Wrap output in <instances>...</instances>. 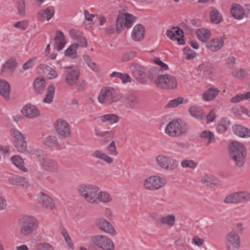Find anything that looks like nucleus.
<instances>
[{
    "label": "nucleus",
    "mask_w": 250,
    "mask_h": 250,
    "mask_svg": "<svg viewBox=\"0 0 250 250\" xmlns=\"http://www.w3.org/2000/svg\"><path fill=\"white\" fill-rule=\"evenodd\" d=\"M229 153L236 166L239 167L244 166L246 161L247 149L243 144L237 141L232 142L229 145Z\"/></svg>",
    "instance_id": "f257e3e1"
},
{
    "label": "nucleus",
    "mask_w": 250,
    "mask_h": 250,
    "mask_svg": "<svg viewBox=\"0 0 250 250\" xmlns=\"http://www.w3.org/2000/svg\"><path fill=\"white\" fill-rule=\"evenodd\" d=\"M188 130L186 123L180 119L172 121L168 123L166 129V133L171 137H178L186 134Z\"/></svg>",
    "instance_id": "f03ea898"
},
{
    "label": "nucleus",
    "mask_w": 250,
    "mask_h": 250,
    "mask_svg": "<svg viewBox=\"0 0 250 250\" xmlns=\"http://www.w3.org/2000/svg\"><path fill=\"white\" fill-rule=\"evenodd\" d=\"M79 194L91 204L97 203V196L100 188L94 185L83 184L78 187Z\"/></svg>",
    "instance_id": "7ed1b4c3"
},
{
    "label": "nucleus",
    "mask_w": 250,
    "mask_h": 250,
    "mask_svg": "<svg viewBox=\"0 0 250 250\" xmlns=\"http://www.w3.org/2000/svg\"><path fill=\"white\" fill-rule=\"evenodd\" d=\"M21 232L24 236L32 234L36 230L39 226L37 220L33 216H25L21 219Z\"/></svg>",
    "instance_id": "20e7f679"
},
{
    "label": "nucleus",
    "mask_w": 250,
    "mask_h": 250,
    "mask_svg": "<svg viewBox=\"0 0 250 250\" xmlns=\"http://www.w3.org/2000/svg\"><path fill=\"white\" fill-rule=\"evenodd\" d=\"M155 83L158 87L163 89H172L177 85L176 78L168 74L159 75Z\"/></svg>",
    "instance_id": "39448f33"
},
{
    "label": "nucleus",
    "mask_w": 250,
    "mask_h": 250,
    "mask_svg": "<svg viewBox=\"0 0 250 250\" xmlns=\"http://www.w3.org/2000/svg\"><path fill=\"white\" fill-rule=\"evenodd\" d=\"M92 243L103 250H114L115 247L112 240L107 237L97 235L92 237Z\"/></svg>",
    "instance_id": "423d86ee"
},
{
    "label": "nucleus",
    "mask_w": 250,
    "mask_h": 250,
    "mask_svg": "<svg viewBox=\"0 0 250 250\" xmlns=\"http://www.w3.org/2000/svg\"><path fill=\"white\" fill-rule=\"evenodd\" d=\"M226 247L229 250H237L240 247V238L235 231H230L226 236Z\"/></svg>",
    "instance_id": "0eeeda50"
},
{
    "label": "nucleus",
    "mask_w": 250,
    "mask_h": 250,
    "mask_svg": "<svg viewBox=\"0 0 250 250\" xmlns=\"http://www.w3.org/2000/svg\"><path fill=\"white\" fill-rule=\"evenodd\" d=\"M166 184L165 179L157 176H152L145 181L144 186L146 189L156 190L164 187Z\"/></svg>",
    "instance_id": "6e6552de"
},
{
    "label": "nucleus",
    "mask_w": 250,
    "mask_h": 250,
    "mask_svg": "<svg viewBox=\"0 0 250 250\" xmlns=\"http://www.w3.org/2000/svg\"><path fill=\"white\" fill-rule=\"evenodd\" d=\"M65 69H66L65 72L66 83L70 86L74 85L80 76L79 69L71 66H67Z\"/></svg>",
    "instance_id": "1a4fd4ad"
},
{
    "label": "nucleus",
    "mask_w": 250,
    "mask_h": 250,
    "mask_svg": "<svg viewBox=\"0 0 250 250\" xmlns=\"http://www.w3.org/2000/svg\"><path fill=\"white\" fill-rule=\"evenodd\" d=\"M56 132L63 137H69L71 135V129L68 123L62 119L57 120L55 123Z\"/></svg>",
    "instance_id": "9d476101"
},
{
    "label": "nucleus",
    "mask_w": 250,
    "mask_h": 250,
    "mask_svg": "<svg viewBox=\"0 0 250 250\" xmlns=\"http://www.w3.org/2000/svg\"><path fill=\"white\" fill-rule=\"evenodd\" d=\"M38 198L39 203L42 207L50 210L55 208V205L53 200L48 195L41 192L38 194Z\"/></svg>",
    "instance_id": "9b49d317"
},
{
    "label": "nucleus",
    "mask_w": 250,
    "mask_h": 250,
    "mask_svg": "<svg viewBox=\"0 0 250 250\" xmlns=\"http://www.w3.org/2000/svg\"><path fill=\"white\" fill-rule=\"evenodd\" d=\"M122 102L126 108H133L139 103L137 96L133 93H128L123 96Z\"/></svg>",
    "instance_id": "f8f14e48"
},
{
    "label": "nucleus",
    "mask_w": 250,
    "mask_h": 250,
    "mask_svg": "<svg viewBox=\"0 0 250 250\" xmlns=\"http://www.w3.org/2000/svg\"><path fill=\"white\" fill-rule=\"evenodd\" d=\"M97 224L98 228L103 231L112 235L116 234V231L112 225L105 219H99Z\"/></svg>",
    "instance_id": "ddd939ff"
},
{
    "label": "nucleus",
    "mask_w": 250,
    "mask_h": 250,
    "mask_svg": "<svg viewBox=\"0 0 250 250\" xmlns=\"http://www.w3.org/2000/svg\"><path fill=\"white\" fill-rule=\"evenodd\" d=\"M21 112L24 116L28 118H33L40 115L38 109L31 104H27L22 108Z\"/></svg>",
    "instance_id": "4468645a"
},
{
    "label": "nucleus",
    "mask_w": 250,
    "mask_h": 250,
    "mask_svg": "<svg viewBox=\"0 0 250 250\" xmlns=\"http://www.w3.org/2000/svg\"><path fill=\"white\" fill-rule=\"evenodd\" d=\"M9 183L14 186H22L23 188H27L29 186L28 181L23 177L17 175H13L8 178Z\"/></svg>",
    "instance_id": "2eb2a0df"
},
{
    "label": "nucleus",
    "mask_w": 250,
    "mask_h": 250,
    "mask_svg": "<svg viewBox=\"0 0 250 250\" xmlns=\"http://www.w3.org/2000/svg\"><path fill=\"white\" fill-rule=\"evenodd\" d=\"M145 33V27L141 23L138 24L133 28L132 38L135 41H140L144 39Z\"/></svg>",
    "instance_id": "dca6fc26"
},
{
    "label": "nucleus",
    "mask_w": 250,
    "mask_h": 250,
    "mask_svg": "<svg viewBox=\"0 0 250 250\" xmlns=\"http://www.w3.org/2000/svg\"><path fill=\"white\" fill-rule=\"evenodd\" d=\"M224 45V41L222 37L212 39L207 43L206 47L212 51H217L220 50Z\"/></svg>",
    "instance_id": "f3484780"
},
{
    "label": "nucleus",
    "mask_w": 250,
    "mask_h": 250,
    "mask_svg": "<svg viewBox=\"0 0 250 250\" xmlns=\"http://www.w3.org/2000/svg\"><path fill=\"white\" fill-rule=\"evenodd\" d=\"M56 49L60 51L63 49L66 44V41L63 33L61 30L56 32V35L54 39Z\"/></svg>",
    "instance_id": "a211bd4d"
},
{
    "label": "nucleus",
    "mask_w": 250,
    "mask_h": 250,
    "mask_svg": "<svg viewBox=\"0 0 250 250\" xmlns=\"http://www.w3.org/2000/svg\"><path fill=\"white\" fill-rule=\"evenodd\" d=\"M232 129L234 133L240 137H250V129L243 127L239 125H236L233 126Z\"/></svg>",
    "instance_id": "6ab92c4d"
},
{
    "label": "nucleus",
    "mask_w": 250,
    "mask_h": 250,
    "mask_svg": "<svg viewBox=\"0 0 250 250\" xmlns=\"http://www.w3.org/2000/svg\"><path fill=\"white\" fill-rule=\"evenodd\" d=\"M10 92V85L5 80L0 79V95H1L5 100L9 99V94Z\"/></svg>",
    "instance_id": "aec40b11"
},
{
    "label": "nucleus",
    "mask_w": 250,
    "mask_h": 250,
    "mask_svg": "<svg viewBox=\"0 0 250 250\" xmlns=\"http://www.w3.org/2000/svg\"><path fill=\"white\" fill-rule=\"evenodd\" d=\"M230 12L233 17L237 20L243 18L245 14L244 9L239 4H233Z\"/></svg>",
    "instance_id": "412c9836"
},
{
    "label": "nucleus",
    "mask_w": 250,
    "mask_h": 250,
    "mask_svg": "<svg viewBox=\"0 0 250 250\" xmlns=\"http://www.w3.org/2000/svg\"><path fill=\"white\" fill-rule=\"evenodd\" d=\"M202 183L207 187L213 188L219 186V180L213 175H205L202 179Z\"/></svg>",
    "instance_id": "4be33fe9"
},
{
    "label": "nucleus",
    "mask_w": 250,
    "mask_h": 250,
    "mask_svg": "<svg viewBox=\"0 0 250 250\" xmlns=\"http://www.w3.org/2000/svg\"><path fill=\"white\" fill-rule=\"evenodd\" d=\"M18 65L17 60L15 57H12L7 60L2 66L1 73L5 72V70H9L11 72L15 70Z\"/></svg>",
    "instance_id": "5701e85b"
},
{
    "label": "nucleus",
    "mask_w": 250,
    "mask_h": 250,
    "mask_svg": "<svg viewBox=\"0 0 250 250\" xmlns=\"http://www.w3.org/2000/svg\"><path fill=\"white\" fill-rule=\"evenodd\" d=\"M42 167L46 170L53 172H57L58 171L57 164L53 160L46 159L44 161L42 162Z\"/></svg>",
    "instance_id": "b1692460"
},
{
    "label": "nucleus",
    "mask_w": 250,
    "mask_h": 250,
    "mask_svg": "<svg viewBox=\"0 0 250 250\" xmlns=\"http://www.w3.org/2000/svg\"><path fill=\"white\" fill-rule=\"evenodd\" d=\"M45 87V81L43 78L39 77L35 80L34 87L37 93L40 94L43 93Z\"/></svg>",
    "instance_id": "393cba45"
},
{
    "label": "nucleus",
    "mask_w": 250,
    "mask_h": 250,
    "mask_svg": "<svg viewBox=\"0 0 250 250\" xmlns=\"http://www.w3.org/2000/svg\"><path fill=\"white\" fill-rule=\"evenodd\" d=\"M133 72L136 77L143 80L146 76V71L143 67L138 63H132L131 65Z\"/></svg>",
    "instance_id": "a878e982"
},
{
    "label": "nucleus",
    "mask_w": 250,
    "mask_h": 250,
    "mask_svg": "<svg viewBox=\"0 0 250 250\" xmlns=\"http://www.w3.org/2000/svg\"><path fill=\"white\" fill-rule=\"evenodd\" d=\"M198 70L202 71L205 75H209L214 71L213 65L209 62H204L198 66Z\"/></svg>",
    "instance_id": "bb28decb"
},
{
    "label": "nucleus",
    "mask_w": 250,
    "mask_h": 250,
    "mask_svg": "<svg viewBox=\"0 0 250 250\" xmlns=\"http://www.w3.org/2000/svg\"><path fill=\"white\" fill-rule=\"evenodd\" d=\"M166 35L171 40H174V38H176V35L184 37V33L183 30L179 27H173L171 29L167 30Z\"/></svg>",
    "instance_id": "cd10ccee"
},
{
    "label": "nucleus",
    "mask_w": 250,
    "mask_h": 250,
    "mask_svg": "<svg viewBox=\"0 0 250 250\" xmlns=\"http://www.w3.org/2000/svg\"><path fill=\"white\" fill-rule=\"evenodd\" d=\"M12 163L22 171L26 172L27 169L24 166V162L21 157L19 155H14L11 158Z\"/></svg>",
    "instance_id": "c85d7f7f"
},
{
    "label": "nucleus",
    "mask_w": 250,
    "mask_h": 250,
    "mask_svg": "<svg viewBox=\"0 0 250 250\" xmlns=\"http://www.w3.org/2000/svg\"><path fill=\"white\" fill-rule=\"evenodd\" d=\"M218 89L210 88L203 94V98L206 101H209L213 100L219 93Z\"/></svg>",
    "instance_id": "c756f323"
},
{
    "label": "nucleus",
    "mask_w": 250,
    "mask_h": 250,
    "mask_svg": "<svg viewBox=\"0 0 250 250\" xmlns=\"http://www.w3.org/2000/svg\"><path fill=\"white\" fill-rule=\"evenodd\" d=\"M79 46V45L78 43H74L72 44L66 50H65V56L69 57L72 59L76 58L77 57V50Z\"/></svg>",
    "instance_id": "7c9ffc66"
},
{
    "label": "nucleus",
    "mask_w": 250,
    "mask_h": 250,
    "mask_svg": "<svg viewBox=\"0 0 250 250\" xmlns=\"http://www.w3.org/2000/svg\"><path fill=\"white\" fill-rule=\"evenodd\" d=\"M101 120L103 122H108L110 124L117 123L119 122L120 118L119 116L115 114H105L100 117Z\"/></svg>",
    "instance_id": "2f4dec72"
},
{
    "label": "nucleus",
    "mask_w": 250,
    "mask_h": 250,
    "mask_svg": "<svg viewBox=\"0 0 250 250\" xmlns=\"http://www.w3.org/2000/svg\"><path fill=\"white\" fill-rule=\"evenodd\" d=\"M196 35L197 38L203 42H207L211 36V33L209 30L201 28L197 31Z\"/></svg>",
    "instance_id": "473e14b6"
},
{
    "label": "nucleus",
    "mask_w": 250,
    "mask_h": 250,
    "mask_svg": "<svg viewBox=\"0 0 250 250\" xmlns=\"http://www.w3.org/2000/svg\"><path fill=\"white\" fill-rule=\"evenodd\" d=\"M54 8L53 6H49L44 10H40L38 13V15L49 21L54 16Z\"/></svg>",
    "instance_id": "72a5a7b5"
},
{
    "label": "nucleus",
    "mask_w": 250,
    "mask_h": 250,
    "mask_svg": "<svg viewBox=\"0 0 250 250\" xmlns=\"http://www.w3.org/2000/svg\"><path fill=\"white\" fill-rule=\"evenodd\" d=\"M109 101L110 103L117 102L123 97V95L120 93L119 91L109 87Z\"/></svg>",
    "instance_id": "f704fd0d"
},
{
    "label": "nucleus",
    "mask_w": 250,
    "mask_h": 250,
    "mask_svg": "<svg viewBox=\"0 0 250 250\" xmlns=\"http://www.w3.org/2000/svg\"><path fill=\"white\" fill-rule=\"evenodd\" d=\"M229 125V120L226 118H223L218 122L216 129L220 133H222L228 130Z\"/></svg>",
    "instance_id": "c9c22d12"
},
{
    "label": "nucleus",
    "mask_w": 250,
    "mask_h": 250,
    "mask_svg": "<svg viewBox=\"0 0 250 250\" xmlns=\"http://www.w3.org/2000/svg\"><path fill=\"white\" fill-rule=\"evenodd\" d=\"M125 24V20L123 16V13L119 12L117 16L116 22V30L118 34H120L124 30Z\"/></svg>",
    "instance_id": "e433bc0d"
},
{
    "label": "nucleus",
    "mask_w": 250,
    "mask_h": 250,
    "mask_svg": "<svg viewBox=\"0 0 250 250\" xmlns=\"http://www.w3.org/2000/svg\"><path fill=\"white\" fill-rule=\"evenodd\" d=\"M123 16L125 20L124 26L127 29L132 26L134 22L136 21L137 19V17L128 13H123Z\"/></svg>",
    "instance_id": "4c0bfd02"
},
{
    "label": "nucleus",
    "mask_w": 250,
    "mask_h": 250,
    "mask_svg": "<svg viewBox=\"0 0 250 250\" xmlns=\"http://www.w3.org/2000/svg\"><path fill=\"white\" fill-rule=\"evenodd\" d=\"M211 21L214 24H218L223 20V17L219 11L214 8L209 14Z\"/></svg>",
    "instance_id": "58836bf2"
},
{
    "label": "nucleus",
    "mask_w": 250,
    "mask_h": 250,
    "mask_svg": "<svg viewBox=\"0 0 250 250\" xmlns=\"http://www.w3.org/2000/svg\"><path fill=\"white\" fill-rule=\"evenodd\" d=\"M189 112L190 115L196 118L202 119L203 118V111L201 107L192 106L189 108Z\"/></svg>",
    "instance_id": "ea45409f"
},
{
    "label": "nucleus",
    "mask_w": 250,
    "mask_h": 250,
    "mask_svg": "<svg viewBox=\"0 0 250 250\" xmlns=\"http://www.w3.org/2000/svg\"><path fill=\"white\" fill-rule=\"evenodd\" d=\"M224 202L226 204H239L237 192H233L228 195L225 198Z\"/></svg>",
    "instance_id": "a19ab883"
},
{
    "label": "nucleus",
    "mask_w": 250,
    "mask_h": 250,
    "mask_svg": "<svg viewBox=\"0 0 250 250\" xmlns=\"http://www.w3.org/2000/svg\"><path fill=\"white\" fill-rule=\"evenodd\" d=\"M200 136L203 139L208 140V144L214 142L215 140L214 134L209 130L203 131L200 133Z\"/></svg>",
    "instance_id": "79ce46f5"
},
{
    "label": "nucleus",
    "mask_w": 250,
    "mask_h": 250,
    "mask_svg": "<svg viewBox=\"0 0 250 250\" xmlns=\"http://www.w3.org/2000/svg\"><path fill=\"white\" fill-rule=\"evenodd\" d=\"M96 198L97 199V204H98L100 202L108 203L111 201V198L108 193L101 191L100 190Z\"/></svg>",
    "instance_id": "37998d69"
},
{
    "label": "nucleus",
    "mask_w": 250,
    "mask_h": 250,
    "mask_svg": "<svg viewBox=\"0 0 250 250\" xmlns=\"http://www.w3.org/2000/svg\"><path fill=\"white\" fill-rule=\"evenodd\" d=\"M43 144L49 147H53L59 145L57 138L56 136L52 135L46 137L43 141Z\"/></svg>",
    "instance_id": "c03bdc74"
},
{
    "label": "nucleus",
    "mask_w": 250,
    "mask_h": 250,
    "mask_svg": "<svg viewBox=\"0 0 250 250\" xmlns=\"http://www.w3.org/2000/svg\"><path fill=\"white\" fill-rule=\"evenodd\" d=\"M41 68L48 72V79H53L58 77V73L55 69L46 64H41Z\"/></svg>",
    "instance_id": "a18cd8bd"
},
{
    "label": "nucleus",
    "mask_w": 250,
    "mask_h": 250,
    "mask_svg": "<svg viewBox=\"0 0 250 250\" xmlns=\"http://www.w3.org/2000/svg\"><path fill=\"white\" fill-rule=\"evenodd\" d=\"M239 203H246L250 202V193L247 191L237 192Z\"/></svg>",
    "instance_id": "49530a36"
},
{
    "label": "nucleus",
    "mask_w": 250,
    "mask_h": 250,
    "mask_svg": "<svg viewBox=\"0 0 250 250\" xmlns=\"http://www.w3.org/2000/svg\"><path fill=\"white\" fill-rule=\"evenodd\" d=\"M176 221L175 215L173 214L168 215L161 219V222L162 224H167L170 227H172Z\"/></svg>",
    "instance_id": "de8ad7c7"
},
{
    "label": "nucleus",
    "mask_w": 250,
    "mask_h": 250,
    "mask_svg": "<svg viewBox=\"0 0 250 250\" xmlns=\"http://www.w3.org/2000/svg\"><path fill=\"white\" fill-rule=\"evenodd\" d=\"M14 144L17 151L20 152H24L27 150V143L25 139L20 140L15 142Z\"/></svg>",
    "instance_id": "09e8293b"
},
{
    "label": "nucleus",
    "mask_w": 250,
    "mask_h": 250,
    "mask_svg": "<svg viewBox=\"0 0 250 250\" xmlns=\"http://www.w3.org/2000/svg\"><path fill=\"white\" fill-rule=\"evenodd\" d=\"M109 87H106L104 89L101 90L98 96V101L100 103H104L105 99L109 100Z\"/></svg>",
    "instance_id": "8fccbe9b"
},
{
    "label": "nucleus",
    "mask_w": 250,
    "mask_h": 250,
    "mask_svg": "<svg viewBox=\"0 0 250 250\" xmlns=\"http://www.w3.org/2000/svg\"><path fill=\"white\" fill-rule=\"evenodd\" d=\"M61 233L63 236L65 242L67 244L69 248L71 249L73 248V243L71 240V238H70L69 234L68 233L67 230L64 228L61 229Z\"/></svg>",
    "instance_id": "3c124183"
},
{
    "label": "nucleus",
    "mask_w": 250,
    "mask_h": 250,
    "mask_svg": "<svg viewBox=\"0 0 250 250\" xmlns=\"http://www.w3.org/2000/svg\"><path fill=\"white\" fill-rule=\"evenodd\" d=\"M115 130H112L109 131H104L102 136L103 141L104 144L108 143L114 137Z\"/></svg>",
    "instance_id": "603ef678"
},
{
    "label": "nucleus",
    "mask_w": 250,
    "mask_h": 250,
    "mask_svg": "<svg viewBox=\"0 0 250 250\" xmlns=\"http://www.w3.org/2000/svg\"><path fill=\"white\" fill-rule=\"evenodd\" d=\"M184 101V98L179 97L177 98L170 100L166 105V107H175L181 104Z\"/></svg>",
    "instance_id": "864d4df0"
},
{
    "label": "nucleus",
    "mask_w": 250,
    "mask_h": 250,
    "mask_svg": "<svg viewBox=\"0 0 250 250\" xmlns=\"http://www.w3.org/2000/svg\"><path fill=\"white\" fill-rule=\"evenodd\" d=\"M168 156L164 155H158L156 157L158 165L162 168L166 169Z\"/></svg>",
    "instance_id": "5fc2aeb1"
},
{
    "label": "nucleus",
    "mask_w": 250,
    "mask_h": 250,
    "mask_svg": "<svg viewBox=\"0 0 250 250\" xmlns=\"http://www.w3.org/2000/svg\"><path fill=\"white\" fill-rule=\"evenodd\" d=\"M166 169L167 170H173L176 168L178 166V161L174 160L169 157H168Z\"/></svg>",
    "instance_id": "6e6d98bb"
},
{
    "label": "nucleus",
    "mask_w": 250,
    "mask_h": 250,
    "mask_svg": "<svg viewBox=\"0 0 250 250\" xmlns=\"http://www.w3.org/2000/svg\"><path fill=\"white\" fill-rule=\"evenodd\" d=\"M17 8L19 14L21 17H24L25 15V0H19L18 1Z\"/></svg>",
    "instance_id": "4d7b16f0"
},
{
    "label": "nucleus",
    "mask_w": 250,
    "mask_h": 250,
    "mask_svg": "<svg viewBox=\"0 0 250 250\" xmlns=\"http://www.w3.org/2000/svg\"><path fill=\"white\" fill-rule=\"evenodd\" d=\"M183 52L187 55L186 59L188 60L194 58L196 56V52L188 46L185 47L183 49Z\"/></svg>",
    "instance_id": "13d9d810"
},
{
    "label": "nucleus",
    "mask_w": 250,
    "mask_h": 250,
    "mask_svg": "<svg viewBox=\"0 0 250 250\" xmlns=\"http://www.w3.org/2000/svg\"><path fill=\"white\" fill-rule=\"evenodd\" d=\"M11 132L14 138V143L22 139H25L24 135L17 129H12Z\"/></svg>",
    "instance_id": "bf43d9fd"
},
{
    "label": "nucleus",
    "mask_w": 250,
    "mask_h": 250,
    "mask_svg": "<svg viewBox=\"0 0 250 250\" xmlns=\"http://www.w3.org/2000/svg\"><path fill=\"white\" fill-rule=\"evenodd\" d=\"M108 153L112 156H117L118 151L114 141H112L107 147Z\"/></svg>",
    "instance_id": "052dcab7"
},
{
    "label": "nucleus",
    "mask_w": 250,
    "mask_h": 250,
    "mask_svg": "<svg viewBox=\"0 0 250 250\" xmlns=\"http://www.w3.org/2000/svg\"><path fill=\"white\" fill-rule=\"evenodd\" d=\"M136 56L135 52L133 51H128L125 53L123 55V62H127L133 59Z\"/></svg>",
    "instance_id": "680f3d73"
},
{
    "label": "nucleus",
    "mask_w": 250,
    "mask_h": 250,
    "mask_svg": "<svg viewBox=\"0 0 250 250\" xmlns=\"http://www.w3.org/2000/svg\"><path fill=\"white\" fill-rule=\"evenodd\" d=\"M69 34L72 39L77 41L80 38H81V36L83 35V33L79 30L71 29L69 31Z\"/></svg>",
    "instance_id": "e2e57ef3"
},
{
    "label": "nucleus",
    "mask_w": 250,
    "mask_h": 250,
    "mask_svg": "<svg viewBox=\"0 0 250 250\" xmlns=\"http://www.w3.org/2000/svg\"><path fill=\"white\" fill-rule=\"evenodd\" d=\"M233 77L237 78H243L246 75V71L243 69H237L232 72Z\"/></svg>",
    "instance_id": "0e129e2a"
},
{
    "label": "nucleus",
    "mask_w": 250,
    "mask_h": 250,
    "mask_svg": "<svg viewBox=\"0 0 250 250\" xmlns=\"http://www.w3.org/2000/svg\"><path fill=\"white\" fill-rule=\"evenodd\" d=\"M183 167H189L194 168L197 166V164L193 160H185L181 163Z\"/></svg>",
    "instance_id": "69168bd1"
},
{
    "label": "nucleus",
    "mask_w": 250,
    "mask_h": 250,
    "mask_svg": "<svg viewBox=\"0 0 250 250\" xmlns=\"http://www.w3.org/2000/svg\"><path fill=\"white\" fill-rule=\"evenodd\" d=\"M154 62L160 66V68H159L160 70L161 69L163 70H167L169 69L168 65L163 62L159 58H155L154 59Z\"/></svg>",
    "instance_id": "338daca9"
},
{
    "label": "nucleus",
    "mask_w": 250,
    "mask_h": 250,
    "mask_svg": "<svg viewBox=\"0 0 250 250\" xmlns=\"http://www.w3.org/2000/svg\"><path fill=\"white\" fill-rule=\"evenodd\" d=\"M14 27L17 28H21L22 30H25L28 26V22L27 21L24 20L16 22Z\"/></svg>",
    "instance_id": "774afa93"
}]
</instances>
